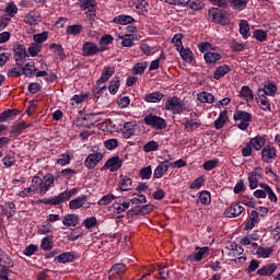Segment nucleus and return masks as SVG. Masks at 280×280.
<instances>
[{"label":"nucleus","mask_w":280,"mask_h":280,"mask_svg":"<svg viewBox=\"0 0 280 280\" xmlns=\"http://www.w3.org/2000/svg\"><path fill=\"white\" fill-rule=\"evenodd\" d=\"M86 195H81L69 202V209L77 211V209H91V202H88Z\"/></svg>","instance_id":"nucleus-10"},{"label":"nucleus","mask_w":280,"mask_h":280,"mask_svg":"<svg viewBox=\"0 0 280 280\" xmlns=\"http://www.w3.org/2000/svg\"><path fill=\"white\" fill-rule=\"evenodd\" d=\"M245 209L240 203H231L230 207H228L224 210L225 218H240L242 213H244Z\"/></svg>","instance_id":"nucleus-15"},{"label":"nucleus","mask_w":280,"mask_h":280,"mask_svg":"<svg viewBox=\"0 0 280 280\" xmlns=\"http://www.w3.org/2000/svg\"><path fill=\"white\" fill-rule=\"evenodd\" d=\"M54 176L51 174H46L43 178L38 176L33 177V185L39 190L40 196H45L47 191L50 190L51 187H54Z\"/></svg>","instance_id":"nucleus-2"},{"label":"nucleus","mask_w":280,"mask_h":280,"mask_svg":"<svg viewBox=\"0 0 280 280\" xmlns=\"http://www.w3.org/2000/svg\"><path fill=\"white\" fill-rule=\"evenodd\" d=\"M198 100L201 104H213L215 97L209 92H201L198 94Z\"/></svg>","instance_id":"nucleus-43"},{"label":"nucleus","mask_w":280,"mask_h":280,"mask_svg":"<svg viewBox=\"0 0 280 280\" xmlns=\"http://www.w3.org/2000/svg\"><path fill=\"white\" fill-rule=\"evenodd\" d=\"M79 5L81 10H86L85 14L88 19H95V13L97 12L95 0H79Z\"/></svg>","instance_id":"nucleus-9"},{"label":"nucleus","mask_w":280,"mask_h":280,"mask_svg":"<svg viewBox=\"0 0 280 280\" xmlns=\"http://www.w3.org/2000/svg\"><path fill=\"white\" fill-rule=\"evenodd\" d=\"M22 73L23 75H26V78H32L34 73H36V65L34 63V61L25 63L22 68Z\"/></svg>","instance_id":"nucleus-38"},{"label":"nucleus","mask_w":280,"mask_h":280,"mask_svg":"<svg viewBox=\"0 0 280 280\" xmlns=\"http://www.w3.org/2000/svg\"><path fill=\"white\" fill-rule=\"evenodd\" d=\"M143 122L145 124V126H151V128H154L155 130H165V128H167V121L154 114L145 115L143 118Z\"/></svg>","instance_id":"nucleus-4"},{"label":"nucleus","mask_w":280,"mask_h":280,"mask_svg":"<svg viewBox=\"0 0 280 280\" xmlns=\"http://www.w3.org/2000/svg\"><path fill=\"white\" fill-rule=\"evenodd\" d=\"M220 58H222V55H220L219 52L208 51L205 54V60L206 62H208V65H213L218 62Z\"/></svg>","instance_id":"nucleus-48"},{"label":"nucleus","mask_w":280,"mask_h":280,"mask_svg":"<svg viewBox=\"0 0 280 280\" xmlns=\"http://www.w3.org/2000/svg\"><path fill=\"white\" fill-rule=\"evenodd\" d=\"M218 165H220V160L213 159V160L206 161L202 167L203 170H206V172H211V170H215Z\"/></svg>","instance_id":"nucleus-60"},{"label":"nucleus","mask_w":280,"mask_h":280,"mask_svg":"<svg viewBox=\"0 0 280 280\" xmlns=\"http://www.w3.org/2000/svg\"><path fill=\"white\" fill-rule=\"evenodd\" d=\"M209 19H211L212 23H217L218 25H230L231 19L226 15V12L218 9H211L208 12Z\"/></svg>","instance_id":"nucleus-5"},{"label":"nucleus","mask_w":280,"mask_h":280,"mask_svg":"<svg viewBox=\"0 0 280 280\" xmlns=\"http://www.w3.org/2000/svg\"><path fill=\"white\" fill-rule=\"evenodd\" d=\"M36 191H38V188H36V184H34V179H32L31 186L21 190L18 196H20V198H32V196H36Z\"/></svg>","instance_id":"nucleus-30"},{"label":"nucleus","mask_w":280,"mask_h":280,"mask_svg":"<svg viewBox=\"0 0 280 280\" xmlns=\"http://www.w3.org/2000/svg\"><path fill=\"white\" fill-rule=\"evenodd\" d=\"M13 54L16 65H21V62L25 61V58H30V55H27V49L21 44L13 46Z\"/></svg>","instance_id":"nucleus-13"},{"label":"nucleus","mask_w":280,"mask_h":280,"mask_svg":"<svg viewBox=\"0 0 280 280\" xmlns=\"http://www.w3.org/2000/svg\"><path fill=\"white\" fill-rule=\"evenodd\" d=\"M102 159H104V154H102L101 152L89 154L84 161V165L85 167H88V170H95Z\"/></svg>","instance_id":"nucleus-12"},{"label":"nucleus","mask_w":280,"mask_h":280,"mask_svg":"<svg viewBox=\"0 0 280 280\" xmlns=\"http://www.w3.org/2000/svg\"><path fill=\"white\" fill-rule=\"evenodd\" d=\"M261 178H264V168L260 166L255 167L252 172L248 173L247 180L249 189H256L254 191V198H257L258 200L268 198V200L272 205H277L279 202V197H277V192H275L270 185L266 183L259 184V180H261ZM257 187H260V189H257Z\"/></svg>","instance_id":"nucleus-1"},{"label":"nucleus","mask_w":280,"mask_h":280,"mask_svg":"<svg viewBox=\"0 0 280 280\" xmlns=\"http://www.w3.org/2000/svg\"><path fill=\"white\" fill-rule=\"evenodd\" d=\"M47 38H49V34L47 32H43L40 34H35L33 36L34 44H36V45H40V44L45 43V40H47Z\"/></svg>","instance_id":"nucleus-64"},{"label":"nucleus","mask_w":280,"mask_h":280,"mask_svg":"<svg viewBox=\"0 0 280 280\" xmlns=\"http://www.w3.org/2000/svg\"><path fill=\"white\" fill-rule=\"evenodd\" d=\"M109 272H112L113 275H119L120 277H124V273L126 272V265L116 264L110 268Z\"/></svg>","instance_id":"nucleus-58"},{"label":"nucleus","mask_w":280,"mask_h":280,"mask_svg":"<svg viewBox=\"0 0 280 280\" xmlns=\"http://www.w3.org/2000/svg\"><path fill=\"white\" fill-rule=\"evenodd\" d=\"M0 266H2V268H13L14 262L7 254H2L0 257Z\"/></svg>","instance_id":"nucleus-59"},{"label":"nucleus","mask_w":280,"mask_h":280,"mask_svg":"<svg viewBox=\"0 0 280 280\" xmlns=\"http://www.w3.org/2000/svg\"><path fill=\"white\" fill-rule=\"evenodd\" d=\"M277 160V148L275 144L268 143L261 150L262 163H273Z\"/></svg>","instance_id":"nucleus-8"},{"label":"nucleus","mask_w":280,"mask_h":280,"mask_svg":"<svg viewBox=\"0 0 280 280\" xmlns=\"http://www.w3.org/2000/svg\"><path fill=\"white\" fill-rule=\"evenodd\" d=\"M168 163L170 160H164L162 163H160L153 172V178H163V176H165L170 170V165H167Z\"/></svg>","instance_id":"nucleus-21"},{"label":"nucleus","mask_w":280,"mask_h":280,"mask_svg":"<svg viewBox=\"0 0 280 280\" xmlns=\"http://www.w3.org/2000/svg\"><path fill=\"white\" fill-rule=\"evenodd\" d=\"M85 101H86V94H75L72 96L70 101V106H72V108H75L78 104H82V102H85Z\"/></svg>","instance_id":"nucleus-57"},{"label":"nucleus","mask_w":280,"mask_h":280,"mask_svg":"<svg viewBox=\"0 0 280 280\" xmlns=\"http://www.w3.org/2000/svg\"><path fill=\"white\" fill-rule=\"evenodd\" d=\"M119 86H121V79L119 77H114L113 80L109 81L108 91L110 95H117V91H119Z\"/></svg>","instance_id":"nucleus-35"},{"label":"nucleus","mask_w":280,"mask_h":280,"mask_svg":"<svg viewBox=\"0 0 280 280\" xmlns=\"http://www.w3.org/2000/svg\"><path fill=\"white\" fill-rule=\"evenodd\" d=\"M165 109L173 113V115H180L185 110V104L176 96L168 97L165 103Z\"/></svg>","instance_id":"nucleus-6"},{"label":"nucleus","mask_w":280,"mask_h":280,"mask_svg":"<svg viewBox=\"0 0 280 280\" xmlns=\"http://www.w3.org/2000/svg\"><path fill=\"white\" fill-rule=\"evenodd\" d=\"M40 21H42V18L38 11H31L24 16V23H26V25H31V26L38 25Z\"/></svg>","instance_id":"nucleus-20"},{"label":"nucleus","mask_w":280,"mask_h":280,"mask_svg":"<svg viewBox=\"0 0 280 280\" xmlns=\"http://www.w3.org/2000/svg\"><path fill=\"white\" fill-rule=\"evenodd\" d=\"M137 133V121H128L124 124L122 127V137L125 139H130Z\"/></svg>","instance_id":"nucleus-19"},{"label":"nucleus","mask_w":280,"mask_h":280,"mask_svg":"<svg viewBox=\"0 0 280 280\" xmlns=\"http://www.w3.org/2000/svg\"><path fill=\"white\" fill-rule=\"evenodd\" d=\"M116 199H117V197L115 195L107 194L98 200L97 205H100V207H106V206L110 205V202H113V200H116Z\"/></svg>","instance_id":"nucleus-54"},{"label":"nucleus","mask_w":280,"mask_h":280,"mask_svg":"<svg viewBox=\"0 0 280 280\" xmlns=\"http://www.w3.org/2000/svg\"><path fill=\"white\" fill-rule=\"evenodd\" d=\"M97 224H100V223L97 222V218H95V217H89L85 220H83V222H82V225L84 228H86L88 230L95 229V226H97Z\"/></svg>","instance_id":"nucleus-56"},{"label":"nucleus","mask_w":280,"mask_h":280,"mask_svg":"<svg viewBox=\"0 0 280 280\" xmlns=\"http://www.w3.org/2000/svg\"><path fill=\"white\" fill-rule=\"evenodd\" d=\"M233 117L235 121H241L237 125V128H240V130H247L250 126V121H253V115L244 110H235Z\"/></svg>","instance_id":"nucleus-7"},{"label":"nucleus","mask_w":280,"mask_h":280,"mask_svg":"<svg viewBox=\"0 0 280 280\" xmlns=\"http://www.w3.org/2000/svg\"><path fill=\"white\" fill-rule=\"evenodd\" d=\"M16 117V114H14V110L9 109L0 114V124L3 121H10Z\"/></svg>","instance_id":"nucleus-62"},{"label":"nucleus","mask_w":280,"mask_h":280,"mask_svg":"<svg viewBox=\"0 0 280 280\" xmlns=\"http://www.w3.org/2000/svg\"><path fill=\"white\" fill-rule=\"evenodd\" d=\"M49 49L52 51V54H56V56H58L60 60H65V58H67V56L65 55V48H62V45L51 44Z\"/></svg>","instance_id":"nucleus-42"},{"label":"nucleus","mask_w":280,"mask_h":280,"mask_svg":"<svg viewBox=\"0 0 280 280\" xmlns=\"http://www.w3.org/2000/svg\"><path fill=\"white\" fill-rule=\"evenodd\" d=\"M3 212L8 218H12L14 213H16V205L12 201L5 202L3 206Z\"/></svg>","instance_id":"nucleus-44"},{"label":"nucleus","mask_w":280,"mask_h":280,"mask_svg":"<svg viewBox=\"0 0 280 280\" xmlns=\"http://www.w3.org/2000/svg\"><path fill=\"white\" fill-rule=\"evenodd\" d=\"M114 23L118 25H130V23H135V18L130 15H118L114 19Z\"/></svg>","instance_id":"nucleus-41"},{"label":"nucleus","mask_w":280,"mask_h":280,"mask_svg":"<svg viewBox=\"0 0 280 280\" xmlns=\"http://www.w3.org/2000/svg\"><path fill=\"white\" fill-rule=\"evenodd\" d=\"M226 249L229 257H240V255H244V248L237 245V243H230Z\"/></svg>","instance_id":"nucleus-27"},{"label":"nucleus","mask_w":280,"mask_h":280,"mask_svg":"<svg viewBox=\"0 0 280 280\" xmlns=\"http://www.w3.org/2000/svg\"><path fill=\"white\" fill-rule=\"evenodd\" d=\"M113 75H115L114 67L107 66V67L103 68L101 77L96 81L97 86H102V84H106V82H108V80H110V78H113Z\"/></svg>","instance_id":"nucleus-16"},{"label":"nucleus","mask_w":280,"mask_h":280,"mask_svg":"<svg viewBox=\"0 0 280 280\" xmlns=\"http://www.w3.org/2000/svg\"><path fill=\"white\" fill-rule=\"evenodd\" d=\"M271 253H275L272 247H259L256 252V255L262 259H268Z\"/></svg>","instance_id":"nucleus-52"},{"label":"nucleus","mask_w":280,"mask_h":280,"mask_svg":"<svg viewBox=\"0 0 280 280\" xmlns=\"http://www.w3.org/2000/svg\"><path fill=\"white\" fill-rule=\"evenodd\" d=\"M257 224H259V212H257V210H253L245 224V231H253Z\"/></svg>","instance_id":"nucleus-23"},{"label":"nucleus","mask_w":280,"mask_h":280,"mask_svg":"<svg viewBox=\"0 0 280 280\" xmlns=\"http://www.w3.org/2000/svg\"><path fill=\"white\" fill-rule=\"evenodd\" d=\"M135 11L137 14H148V9L150 4L145 0H136L133 3Z\"/></svg>","instance_id":"nucleus-32"},{"label":"nucleus","mask_w":280,"mask_h":280,"mask_svg":"<svg viewBox=\"0 0 280 280\" xmlns=\"http://www.w3.org/2000/svg\"><path fill=\"white\" fill-rule=\"evenodd\" d=\"M199 202L205 207H209L211 205V192L207 190L199 192Z\"/></svg>","instance_id":"nucleus-47"},{"label":"nucleus","mask_w":280,"mask_h":280,"mask_svg":"<svg viewBox=\"0 0 280 280\" xmlns=\"http://www.w3.org/2000/svg\"><path fill=\"white\" fill-rule=\"evenodd\" d=\"M132 189V178L120 175L117 183L116 191H130Z\"/></svg>","instance_id":"nucleus-18"},{"label":"nucleus","mask_w":280,"mask_h":280,"mask_svg":"<svg viewBox=\"0 0 280 280\" xmlns=\"http://www.w3.org/2000/svg\"><path fill=\"white\" fill-rule=\"evenodd\" d=\"M119 40L121 42L122 47H132L133 45V40H135V35L132 34H126V35H121L118 36Z\"/></svg>","instance_id":"nucleus-51"},{"label":"nucleus","mask_w":280,"mask_h":280,"mask_svg":"<svg viewBox=\"0 0 280 280\" xmlns=\"http://www.w3.org/2000/svg\"><path fill=\"white\" fill-rule=\"evenodd\" d=\"M75 194H78V188H72L70 190H65L59 195L50 197L48 199H43L40 202L43 205H52L56 207L58 205H62V202H67L68 200H71V197L75 196Z\"/></svg>","instance_id":"nucleus-3"},{"label":"nucleus","mask_w":280,"mask_h":280,"mask_svg":"<svg viewBox=\"0 0 280 280\" xmlns=\"http://www.w3.org/2000/svg\"><path fill=\"white\" fill-rule=\"evenodd\" d=\"M258 93L269 97H275L277 94V85L275 83H267L264 89H258Z\"/></svg>","instance_id":"nucleus-31"},{"label":"nucleus","mask_w":280,"mask_h":280,"mask_svg":"<svg viewBox=\"0 0 280 280\" xmlns=\"http://www.w3.org/2000/svg\"><path fill=\"white\" fill-rule=\"evenodd\" d=\"M258 97H256L257 100V104L259 105V108H261V110H265V113H270L271 107H270V100L268 98V96H266L265 94L261 93H257Z\"/></svg>","instance_id":"nucleus-24"},{"label":"nucleus","mask_w":280,"mask_h":280,"mask_svg":"<svg viewBox=\"0 0 280 280\" xmlns=\"http://www.w3.org/2000/svg\"><path fill=\"white\" fill-rule=\"evenodd\" d=\"M249 144L256 152H259L260 150H264V147L266 145V138L262 136H256L249 140Z\"/></svg>","instance_id":"nucleus-28"},{"label":"nucleus","mask_w":280,"mask_h":280,"mask_svg":"<svg viewBox=\"0 0 280 280\" xmlns=\"http://www.w3.org/2000/svg\"><path fill=\"white\" fill-rule=\"evenodd\" d=\"M97 54H102L97 44L93 42H85L83 44L82 56H84V58H91V56H97Z\"/></svg>","instance_id":"nucleus-11"},{"label":"nucleus","mask_w":280,"mask_h":280,"mask_svg":"<svg viewBox=\"0 0 280 280\" xmlns=\"http://www.w3.org/2000/svg\"><path fill=\"white\" fill-rule=\"evenodd\" d=\"M42 250H51L54 248V240L51 236H45L40 242Z\"/></svg>","instance_id":"nucleus-53"},{"label":"nucleus","mask_w":280,"mask_h":280,"mask_svg":"<svg viewBox=\"0 0 280 280\" xmlns=\"http://www.w3.org/2000/svg\"><path fill=\"white\" fill-rule=\"evenodd\" d=\"M82 30H84L82 25L74 24V25L68 26L66 32L68 36H78V34H82Z\"/></svg>","instance_id":"nucleus-50"},{"label":"nucleus","mask_w":280,"mask_h":280,"mask_svg":"<svg viewBox=\"0 0 280 280\" xmlns=\"http://www.w3.org/2000/svg\"><path fill=\"white\" fill-rule=\"evenodd\" d=\"M229 71H231V68H229V66L226 65L218 67L213 73L214 80H220V78H224V75H226Z\"/></svg>","instance_id":"nucleus-45"},{"label":"nucleus","mask_w":280,"mask_h":280,"mask_svg":"<svg viewBox=\"0 0 280 280\" xmlns=\"http://www.w3.org/2000/svg\"><path fill=\"white\" fill-rule=\"evenodd\" d=\"M195 250L192 254L188 255L187 259L188 261H202L205 257L209 256V247H195Z\"/></svg>","instance_id":"nucleus-14"},{"label":"nucleus","mask_w":280,"mask_h":280,"mask_svg":"<svg viewBox=\"0 0 280 280\" xmlns=\"http://www.w3.org/2000/svg\"><path fill=\"white\" fill-rule=\"evenodd\" d=\"M228 121H229V115L226 110L221 112L218 119L214 121L215 130H222V128H224V124H226Z\"/></svg>","instance_id":"nucleus-34"},{"label":"nucleus","mask_w":280,"mask_h":280,"mask_svg":"<svg viewBox=\"0 0 280 280\" xmlns=\"http://www.w3.org/2000/svg\"><path fill=\"white\" fill-rule=\"evenodd\" d=\"M113 40H115V38L112 35L105 34L101 37L100 42H98V49L101 51V54H103V51H108L109 49V45H113Z\"/></svg>","instance_id":"nucleus-25"},{"label":"nucleus","mask_w":280,"mask_h":280,"mask_svg":"<svg viewBox=\"0 0 280 280\" xmlns=\"http://www.w3.org/2000/svg\"><path fill=\"white\" fill-rule=\"evenodd\" d=\"M42 47L43 46H40V44H31V46L27 49L28 56H31V58H36V56L40 54Z\"/></svg>","instance_id":"nucleus-61"},{"label":"nucleus","mask_w":280,"mask_h":280,"mask_svg":"<svg viewBox=\"0 0 280 280\" xmlns=\"http://www.w3.org/2000/svg\"><path fill=\"white\" fill-rule=\"evenodd\" d=\"M275 272H277V264L275 262L267 264L257 270L259 277H271Z\"/></svg>","instance_id":"nucleus-22"},{"label":"nucleus","mask_w":280,"mask_h":280,"mask_svg":"<svg viewBox=\"0 0 280 280\" xmlns=\"http://www.w3.org/2000/svg\"><path fill=\"white\" fill-rule=\"evenodd\" d=\"M240 97H243L245 102L250 103L255 100V95L253 94V90L249 86H242L240 92Z\"/></svg>","instance_id":"nucleus-37"},{"label":"nucleus","mask_w":280,"mask_h":280,"mask_svg":"<svg viewBox=\"0 0 280 280\" xmlns=\"http://www.w3.org/2000/svg\"><path fill=\"white\" fill-rule=\"evenodd\" d=\"M124 165V161L119 156L110 158L103 166V170H109L110 172H117Z\"/></svg>","instance_id":"nucleus-17"},{"label":"nucleus","mask_w":280,"mask_h":280,"mask_svg":"<svg viewBox=\"0 0 280 280\" xmlns=\"http://www.w3.org/2000/svg\"><path fill=\"white\" fill-rule=\"evenodd\" d=\"M238 25H240V34L246 40L247 38L250 37V26L248 25V21L242 20Z\"/></svg>","instance_id":"nucleus-39"},{"label":"nucleus","mask_w":280,"mask_h":280,"mask_svg":"<svg viewBox=\"0 0 280 280\" xmlns=\"http://www.w3.org/2000/svg\"><path fill=\"white\" fill-rule=\"evenodd\" d=\"M159 150V142L151 140L143 145V152H156Z\"/></svg>","instance_id":"nucleus-63"},{"label":"nucleus","mask_w":280,"mask_h":280,"mask_svg":"<svg viewBox=\"0 0 280 280\" xmlns=\"http://www.w3.org/2000/svg\"><path fill=\"white\" fill-rule=\"evenodd\" d=\"M161 100H163V93L161 92H152L144 96V102H148L149 104H159Z\"/></svg>","instance_id":"nucleus-36"},{"label":"nucleus","mask_w":280,"mask_h":280,"mask_svg":"<svg viewBox=\"0 0 280 280\" xmlns=\"http://www.w3.org/2000/svg\"><path fill=\"white\" fill-rule=\"evenodd\" d=\"M177 51H179L182 60H185V62H191V60H194V52H191L189 48L182 47Z\"/></svg>","instance_id":"nucleus-49"},{"label":"nucleus","mask_w":280,"mask_h":280,"mask_svg":"<svg viewBox=\"0 0 280 280\" xmlns=\"http://www.w3.org/2000/svg\"><path fill=\"white\" fill-rule=\"evenodd\" d=\"M73 259H75V255L70 252L62 253L57 257L58 264H71Z\"/></svg>","instance_id":"nucleus-40"},{"label":"nucleus","mask_w":280,"mask_h":280,"mask_svg":"<svg viewBox=\"0 0 280 280\" xmlns=\"http://www.w3.org/2000/svg\"><path fill=\"white\" fill-rule=\"evenodd\" d=\"M110 209L113 211V213H115L116 215H119V213H124V211H128V209H130V201H115L112 206Z\"/></svg>","instance_id":"nucleus-26"},{"label":"nucleus","mask_w":280,"mask_h":280,"mask_svg":"<svg viewBox=\"0 0 280 280\" xmlns=\"http://www.w3.org/2000/svg\"><path fill=\"white\" fill-rule=\"evenodd\" d=\"M130 202H131V205H136L137 207H141V205H145V202H148V199L144 197V195L133 194Z\"/></svg>","instance_id":"nucleus-55"},{"label":"nucleus","mask_w":280,"mask_h":280,"mask_svg":"<svg viewBox=\"0 0 280 280\" xmlns=\"http://www.w3.org/2000/svg\"><path fill=\"white\" fill-rule=\"evenodd\" d=\"M4 12L7 16H10L11 19L16 16L19 14V7L14 2H9L5 5Z\"/></svg>","instance_id":"nucleus-46"},{"label":"nucleus","mask_w":280,"mask_h":280,"mask_svg":"<svg viewBox=\"0 0 280 280\" xmlns=\"http://www.w3.org/2000/svg\"><path fill=\"white\" fill-rule=\"evenodd\" d=\"M63 226H78L80 224V217L78 214H66L62 218Z\"/></svg>","instance_id":"nucleus-29"},{"label":"nucleus","mask_w":280,"mask_h":280,"mask_svg":"<svg viewBox=\"0 0 280 280\" xmlns=\"http://www.w3.org/2000/svg\"><path fill=\"white\" fill-rule=\"evenodd\" d=\"M232 10H236L237 12H242L246 10V5H248V0H228Z\"/></svg>","instance_id":"nucleus-33"}]
</instances>
